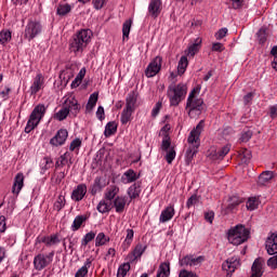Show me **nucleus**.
Segmentation results:
<instances>
[{
    "label": "nucleus",
    "instance_id": "f257e3e1",
    "mask_svg": "<svg viewBox=\"0 0 277 277\" xmlns=\"http://www.w3.org/2000/svg\"><path fill=\"white\" fill-rule=\"evenodd\" d=\"M92 38V30L82 29L74 35L72 39L69 43V51L71 53H83L84 49L90 44V40Z\"/></svg>",
    "mask_w": 277,
    "mask_h": 277
},
{
    "label": "nucleus",
    "instance_id": "f03ea898",
    "mask_svg": "<svg viewBox=\"0 0 277 277\" xmlns=\"http://www.w3.org/2000/svg\"><path fill=\"white\" fill-rule=\"evenodd\" d=\"M167 96L171 107H179L181 102L187 96V85L184 83L170 84L168 87Z\"/></svg>",
    "mask_w": 277,
    "mask_h": 277
},
{
    "label": "nucleus",
    "instance_id": "7ed1b4c3",
    "mask_svg": "<svg viewBox=\"0 0 277 277\" xmlns=\"http://www.w3.org/2000/svg\"><path fill=\"white\" fill-rule=\"evenodd\" d=\"M227 239L233 246H241V243H246L247 239H250V229L243 225H236L228 230Z\"/></svg>",
    "mask_w": 277,
    "mask_h": 277
},
{
    "label": "nucleus",
    "instance_id": "20e7f679",
    "mask_svg": "<svg viewBox=\"0 0 277 277\" xmlns=\"http://www.w3.org/2000/svg\"><path fill=\"white\" fill-rule=\"evenodd\" d=\"M44 114H47V107L44 104L37 105L29 116L28 122L25 127V133H31V131L40 124V120L44 118Z\"/></svg>",
    "mask_w": 277,
    "mask_h": 277
},
{
    "label": "nucleus",
    "instance_id": "39448f33",
    "mask_svg": "<svg viewBox=\"0 0 277 277\" xmlns=\"http://www.w3.org/2000/svg\"><path fill=\"white\" fill-rule=\"evenodd\" d=\"M197 94H200V84L195 87L188 95L186 102V110H188V116H192V111H202L205 101L202 98H198Z\"/></svg>",
    "mask_w": 277,
    "mask_h": 277
},
{
    "label": "nucleus",
    "instance_id": "423d86ee",
    "mask_svg": "<svg viewBox=\"0 0 277 277\" xmlns=\"http://www.w3.org/2000/svg\"><path fill=\"white\" fill-rule=\"evenodd\" d=\"M42 34V24L38 21L30 19L26 25L24 36L27 40L31 41L36 36H40Z\"/></svg>",
    "mask_w": 277,
    "mask_h": 277
},
{
    "label": "nucleus",
    "instance_id": "0eeeda50",
    "mask_svg": "<svg viewBox=\"0 0 277 277\" xmlns=\"http://www.w3.org/2000/svg\"><path fill=\"white\" fill-rule=\"evenodd\" d=\"M53 256H55L54 251L50 252L48 255L40 253L37 256H35L34 259L35 269H37V272H42L44 267H48V265H51V263H53Z\"/></svg>",
    "mask_w": 277,
    "mask_h": 277
},
{
    "label": "nucleus",
    "instance_id": "6e6552de",
    "mask_svg": "<svg viewBox=\"0 0 277 277\" xmlns=\"http://www.w3.org/2000/svg\"><path fill=\"white\" fill-rule=\"evenodd\" d=\"M202 129H205V121H200L195 129H193L188 135L187 142L188 144H194V146L198 148L200 146V134L202 133Z\"/></svg>",
    "mask_w": 277,
    "mask_h": 277
},
{
    "label": "nucleus",
    "instance_id": "1a4fd4ad",
    "mask_svg": "<svg viewBox=\"0 0 277 277\" xmlns=\"http://www.w3.org/2000/svg\"><path fill=\"white\" fill-rule=\"evenodd\" d=\"M227 153H230V145H225L224 147H222L219 150L215 147H211L210 148V161H212V163H220V161H222V159H224V156Z\"/></svg>",
    "mask_w": 277,
    "mask_h": 277
},
{
    "label": "nucleus",
    "instance_id": "9d476101",
    "mask_svg": "<svg viewBox=\"0 0 277 277\" xmlns=\"http://www.w3.org/2000/svg\"><path fill=\"white\" fill-rule=\"evenodd\" d=\"M161 62H163V58L156 56L145 69L146 77H155L161 70Z\"/></svg>",
    "mask_w": 277,
    "mask_h": 277
},
{
    "label": "nucleus",
    "instance_id": "9b49d317",
    "mask_svg": "<svg viewBox=\"0 0 277 277\" xmlns=\"http://www.w3.org/2000/svg\"><path fill=\"white\" fill-rule=\"evenodd\" d=\"M66 140H68V130L61 129L57 131L55 136L50 140V144L52 146H64V144H66Z\"/></svg>",
    "mask_w": 277,
    "mask_h": 277
},
{
    "label": "nucleus",
    "instance_id": "f8f14e48",
    "mask_svg": "<svg viewBox=\"0 0 277 277\" xmlns=\"http://www.w3.org/2000/svg\"><path fill=\"white\" fill-rule=\"evenodd\" d=\"M240 262L238 256L228 258L222 265L224 272L227 274H233L237 267H239Z\"/></svg>",
    "mask_w": 277,
    "mask_h": 277
},
{
    "label": "nucleus",
    "instance_id": "ddd939ff",
    "mask_svg": "<svg viewBox=\"0 0 277 277\" xmlns=\"http://www.w3.org/2000/svg\"><path fill=\"white\" fill-rule=\"evenodd\" d=\"M85 194H88V186L85 184H79L71 193V200L81 202V199L85 198Z\"/></svg>",
    "mask_w": 277,
    "mask_h": 277
},
{
    "label": "nucleus",
    "instance_id": "4468645a",
    "mask_svg": "<svg viewBox=\"0 0 277 277\" xmlns=\"http://www.w3.org/2000/svg\"><path fill=\"white\" fill-rule=\"evenodd\" d=\"M162 2L161 0H151L148 5V13L151 18H158L161 14Z\"/></svg>",
    "mask_w": 277,
    "mask_h": 277
},
{
    "label": "nucleus",
    "instance_id": "2eb2a0df",
    "mask_svg": "<svg viewBox=\"0 0 277 277\" xmlns=\"http://www.w3.org/2000/svg\"><path fill=\"white\" fill-rule=\"evenodd\" d=\"M267 254H277V233L272 234L265 242Z\"/></svg>",
    "mask_w": 277,
    "mask_h": 277
},
{
    "label": "nucleus",
    "instance_id": "dca6fc26",
    "mask_svg": "<svg viewBox=\"0 0 277 277\" xmlns=\"http://www.w3.org/2000/svg\"><path fill=\"white\" fill-rule=\"evenodd\" d=\"M146 252V246L142 243H137L134 248V250L128 254L127 259L130 263H133L134 261H137Z\"/></svg>",
    "mask_w": 277,
    "mask_h": 277
},
{
    "label": "nucleus",
    "instance_id": "f3484780",
    "mask_svg": "<svg viewBox=\"0 0 277 277\" xmlns=\"http://www.w3.org/2000/svg\"><path fill=\"white\" fill-rule=\"evenodd\" d=\"M140 194H142V183L140 182L134 183L128 189V196L131 200H135V198H140Z\"/></svg>",
    "mask_w": 277,
    "mask_h": 277
},
{
    "label": "nucleus",
    "instance_id": "a211bd4d",
    "mask_svg": "<svg viewBox=\"0 0 277 277\" xmlns=\"http://www.w3.org/2000/svg\"><path fill=\"white\" fill-rule=\"evenodd\" d=\"M25 183V175L23 173H17L14 179V184L12 192L13 194H21V189H23V185Z\"/></svg>",
    "mask_w": 277,
    "mask_h": 277
},
{
    "label": "nucleus",
    "instance_id": "6ab92c4d",
    "mask_svg": "<svg viewBox=\"0 0 277 277\" xmlns=\"http://www.w3.org/2000/svg\"><path fill=\"white\" fill-rule=\"evenodd\" d=\"M43 83H44V77L42 76V74H38L35 77L32 85L30 87L31 94H38Z\"/></svg>",
    "mask_w": 277,
    "mask_h": 277
},
{
    "label": "nucleus",
    "instance_id": "aec40b11",
    "mask_svg": "<svg viewBox=\"0 0 277 277\" xmlns=\"http://www.w3.org/2000/svg\"><path fill=\"white\" fill-rule=\"evenodd\" d=\"M135 103H137V93L132 91L128 94L126 98V109H131L135 111Z\"/></svg>",
    "mask_w": 277,
    "mask_h": 277
},
{
    "label": "nucleus",
    "instance_id": "412c9836",
    "mask_svg": "<svg viewBox=\"0 0 277 277\" xmlns=\"http://www.w3.org/2000/svg\"><path fill=\"white\" fill-rule=\"evenodd\" d=\"M174 217V207H167L160 214V222L166 224V222H170Z\"/></svg>",
    "mask_w": 277,
    "mask_h": 277
},
{
    "label": "nucleus",
    "instance_id": "4be33fe9",
    "mask_svg": "<svg viewBox=\"0 0 277 277\" xmlns=\"http://www.w3.org/2000/svg\"><path fill=\"white\" fill-rule=\"evenodd\" d=\"M241 198L239 196H232L228 199V205L225 209V213H233L235 211V207H239L241 205Z\"/></svg>",
    "mask_w": 277,
    "mask_h": 277
},
{
    "label": "nucleus",
    "instance_id": "5701e85b",
    "mask_svg": "<svg viewBox=\"0 0 277 277\" xmlns=\"http://www.w3.org/2000/svg\"><path fill=\"white\" fill-rule=\"evenodd\" d=\"M67 109H69V114H72V116L76 118L81 107L79 106V102L75 97H72L68 101Z\"/></svg>",
    "mask_w": 277,
    "mask_h": 277
},
{
    "label": "nucleus",
    "instance_id": "b1692460",
    "mask_svg": "<svg viewBox=\"0 0 277 277\" xmlns=\"http://www.w3.org/2000/svg\"><path fill=\"white\" fill-rule=\"evenodd\" d=\"M105 184H103V179L101 176L95 177L93 185L91 186V194L92 196H96L98 192L103 190Z\"/></svg>",
    "mask_w": 277,
    "mask_h": 277
},
{
    "label": "nucleus",
    "instance_id": "393cba45",
    "mask_svg": "<svg viewBox=\"0 0 277 277\" xmlns=\"http://www.w3.org/2000/svg\"><path fill=\"white\" fill-rule=\"evenodd\" d=\"M170 276V262H163L159 265L156 277H169Z\"/></svg>",
    "mask_w": 277,
    "mask_h": 277
},
{
    "label": "nucleus",
    "instance_id": "a878e982",
    "mask_svg": "<svg viewBox=\"0 0 277 277\" xmlns=\"http://www.w3.org/2000/svg\"><path fill=\"white\" fill-rule=\"evenodd\" d=\"M259 205H261V199L259 197H249L246 207L248 211H256Z\"/></svg>",
    "mask_w": 277,
    "mask_h": 277
},
{
    "label": "nucleus",
    "instance_id": "bb28decb",
    "mask_svg": "<svg viewBox=\"0 0 277 277\" xmlns=\"http://www.w3.org/2000/svg\"><path fill=\"white\" fill-rule=\"evenodd\" d=\"M72 12V6L68 3L58 4L56 8V14L58 16H66Z\"/></svg>",
    "mask_w": 277,
    "mask_h": 277
},
{
    "label": "nucleus",
    "instance_id": "cd10ccee",
    "mask_svg": "<svg viewBox=\"0 0 277 277\" xmlns=\"http://www.w3.org/2000/svg\"><path fill=\"white\" fill-rule=\"evenodd\" d=\"M114 207L116 209V213H122V211H124V207H127V199L124 197H117L114 200Z\"/></svg>",
    "mask_w": 277,
    "mask_h": 277
},
{
    "label": "nucleus",
    "instance_id": "c85d7f7f",
    "mask_svg": "<svg viewBox=\"0 0 277 277\" xmlns=\"http://www.w3.org/2000/svg\"><path fill=\"white\" fill-rule=\"evenodd\" d=\"M116 131H118V124L115 121H109L105 127L104 135L105 137H111Z\"/></svg>",
    "mask_w": 277,
    "mask_h": 277
},
{
    "label": "nucleus",
    "instance_id": "c756f323",
    "mask_svg": "<svg viewBox=\"0 0 277 277\" xmlns=\"http://www.w3.org/2000/svg\"><path fill=\"white\" fill-rule=\"evenodd\" d=\"M96 103H98V93L94 92L90 95L89 101L87 103V106H85L87 111H92V109L96 107Z\"/></svg>",
    "mask_w": 277,
    "mask_h": 277
},
{
    "label": "nucleus",
    "instance_id": "7c9ffc66",
    "mask_svg": "<svg viewBox=\"0 0 277 277\" xmlns=\"http://www.w3.org/2000/svg\"><path fill=\"white\" fill-rule=\"evenodd\" d=\"M41 243H45V246H55L60 243V237L57 235L44 236L39 240Z\"/></svg>",
    "mask_w": 277,
    "mask_h": 277
},
{
    "label": "nucleus",
    "instance_id": "2f4dec72",
    "mask_svg": "<svg viewBox=\"0 0 277 277\" xmlns=\"http://www.w3.org/2000/svg\"><path fill=\"white\" fill-rule=\"evenodd\" d=\"M92 266V260L87 259L84 265L77 271L75 277H85L88 276V269Z\"/></svg>",
    "mask_w": 277,
    "mask_h": 277
},
{
    "label": "nucleus",
    "instance_id": "473e14b6",
    "mask_svg": "<svg viewBox=\"0 0 277 277\" xmlns=\"http://www.w3.org/2000/svg\"><path fill=\"white\" fill-rule=\"evenodd\" d=\"M275 174L273 171H264L259 176V183L260 185H265V183H269L272 179H274Z\"/></svg>",
    "mask_w": 277,
    "mask_h": 277
},
{
    "label": "nucleus",
    "instance_id": "72a5a7b5",
    "mask_svg": "<svg viewBox=\"0 0 277 277\" xmlns=\"http://www.w3.org/2000/svg\"><path fill=\"white\" fill-rule=\"evenodd\" d=\"M88 221V215H77L71 225V230H79L83 222Z\"/></svg>",
    "mask_w": 277,
    "mask_h": 277
},
{
    "label": "nucleus",
    "instance_id": "f704fd0d",
    "mask_svg": "<svg viewBox=\"0 0 277 277\" xmlns=\"http://www.w3.org/2000/svg\"><path fill=\"white\" fill-rule=\"evenodd\" d=\"M189 62L187 61V56H182L179 61L177 72L179 75H185V70H187Z\"/></svg>",
    "mask_w": 277,
    "mask_h": 277
},
{
    "label": "nucleus",
    "instance_id": "c9c22d12",
    "mask_svg": "<svg viewBox=\"0 0 277 277\" xmlns=\"http://www.w3.org/2000/svg\"><path fill=\"white\" fill-rule=\"evenodd\" d=\"M83 77H85V68L80 69L79 74L76 76L74 81L71 82V88H79L81 85V81H83Z\"/></svg>",
    "mask_w": 277,
    "mask_h": 277
},
{
    "label": "nucleus",
    "instance_id": "e433bc0d",
    "mask_svg": "<svg viewBox=\"0 0 277 277\" xmlns=\"http://www.w3.org/2000/svg\"><path fill=\"white\" fill-rule=\"evenodd\" d=\"M133 111L135 110H131L129 108H124L121 113V123L122 124H128L129 122H131V116H133Z\"/></svg>",
    "mask_w": 277,
    "mask_h": 277
},
{
    "label": "nucleus",
    "instance_id": "4c0bfd02",
    "mask_svg": "<svg viewBox=\"0 0 277 277\" xmlns=\"http://www.w3.org/2000/svg\"><path fill=\"white\" fill-rule=\"evenodd\" d=\"M109 242V237L105 235V233L97 234L95 238V247L101 248V246H105V243Z\"/></svg>",
    "mask_w": 277,
    "mask_h": 277
},
{
    "label": "nucleus",
    "instance_id": "58836bf2",
    "mask_svg": "<svg viewBox=\"0 0 277 277\" xmlns=\"http://www.w3.org/2000/svg\"><path fill=\"white\" fill-rule=\"evenodd\" d=\"M131 269V262L123 263L119 266L117 272V277L127 276L128 272Z\"/></svg>",
    "mask_w": 277,
    "mask_h": 277
},
{
    "label": "nucleus",
    "instance_id": "ea45409f",
    "mask_svg": "<svg viewBox=\"0 0 277 277\" xmlns=\"http://www.w3.org/2000/svg\"><path fill=\"white\" fill-rule=\"evenodd\" d=\"M198 153V147L189 146L186 150L185 157H186V163L190 164L192 160L194 159V155Z\"/></svg>",
    "mask_w": 277,
    "mask_h": 277
},
{
    "label": "nucleus",
    "instance_id": "a19ab883",
    "mask_svg": "<svg viewBox=\"0 0 277 277\" xmlns=\"http://www.w3.org/2000/svg\"><path fill=\"white\" fill-rule=\"evenodd\" d=\"M97 211L100 213H109L111 211V203H108L105 200L100 201L97 205Z\"/></svg>",
    "mask_w": 277,
    "mask_h": 277
},
{
    "label": "nucleus",
    "instance_id": "79ce46f5",
    "mask_svg": "<svg viewBox=\"0 0 277 277\" xmlns=\"http://www.w3.org/2000/svg\"><path fill=\"white\" fill-rule=\"evenodd\" d=\"M12 40V32L10 30L0 31V44H8Z\"/></svg>",
    "mask_w": 277,
    "mask_h": 277
},
{
    "label": "nucleus",
    "instance_id": "37998d69",
    "mask_svg": "<svg viewBox=\"0 0 277 277\" xmlns=\"http://www.w3.org/2000/svg\"><path fill=\"white\" fill-rule=\"evenodd\" d=\"M68 114H70V109H68V107H64L54 115V118L62 122V120H66V118H68Z\"/></svg>",
    "mask_w": 277,
    "mask_h": 277
},
{
    "label": "nucleus",
    "instance_id": "c03bdc74",
    "mask_svg": "<svg viewBox=\"0 0 277 277\" xmlns=\"http://www.w3.org/2000/svg\"><path fill=\"white\" fill-rule=\"evenodd\" d=\"M53 168V159L51 157H44L43 158V163H41V172L44 174L47 170H51Z\"/></svg>",
    "mask_w": 277,
    "mask_h": 277
},
{
    "label": "nucleus",
    "instance_id": "a18cd8bd",
    "mask_svg": "<svg viewBox=\"0 0 277 277\" xmlns=\"http://www.w3.org/2000/svg\"><path fill=\"white\" fill-rule=\"evenodd\" d=\"M118 187L116 186H111L110 188L107 189L106 194H105V198L106 200H114L116 198V196H118Z\"/></svg>",
    "mask_w": 277,
    "mask_h": 277
},
{
    "label": "nucleus",
    "instance_id": "49530a36",
    "mask_svg": "<svg viewBox=\"0 0 277 277\" xmlns=\"http://www.w3.org/2000/svg\"><path fill=\"white\" fill-rule=\"evenodd\" d=\"M124 176L127 179V183H135L140 176L135 173L133 169H129L126 173Z\"/></svg>",
    "mask_w": 277,
    "mask_h": 277
},
{
    "label": "nucleus",
    "instance_id": "de8ad7c7",
    "mask_svg": "<svg viewBox=\"0 0 277 277\" xmlns=\"http://www.w3.org/2000/svg\"><path fill=\"white\" fill-rule=\"evenodd\" d=\"M200 42H202V40L201 39H197L196 43H193L188 48V55H190V57H194V55H196V53L198 51H200Z\"/></svg>",
    "mask_w": 277,
    "mask_h": 277
},
{
    "label": "nucleus",
    "instance_id": "09e8293b",
    "mask_svg": "<svg viewBox=\"0 0 277 277\" xmlns=\"http://www.w3.org/2000/svg\"><path fill=\"white\" fill-rule=\"evenodd\" d=\"M96 237V233L94 232H89L88 234L84 235V237L81 240V246L85 248L90 241H94V238Z\"/></svg>",
    "mask_w": 277,
    "mask_h": 277
},
{
    "label": "nucleus",
    "instance_id": "8fccbe9b",
    "mask_svg": "<svg viewBox=\"0 0 277 277\" xmlns=\"http://www.w3.org/2000/svg\"><path fill=\"white\" fill-rule=\"evenodd\" d=\"M170 146H172V141L170 138V135L166 134L162 138L161 150L168 153V150H170L171 148Z\"/></svg>",
    "mask_w": 277,
    "mask_h": 277
},
{
    "label": "nucleus",
    "instance_id": "3c124183",
    "mask_svg": "<svg viewBox=\"0 0 277 277\" xmlns=\"http://www.w3.org/2000/svg\"><path fill=\"white\" fill-rule=\"evenodd\" d=\"M68 163V153L63 154L55 162V168H64Z\"/></svg>",
    "mask_w": 277,
    "mask_h": 277
},
{
    "label": "nucleus",
    "instance_id": "603ef678",
    "mask_svg": "<svg viewBox=\"0 0 277 277\" xmlns=\"http://www.w3.org/2000/svg\"><path fill=\"white\" fill-rule=\"evenodd\" d=\"M164 159L167 163L171 164L174 159H176V150L174 147H171L169 150H167V155L164 156Z\"/></svg>",
    "mask_w": 277,
    "mask_h": 277
},
{
    "label": "nucleus",
    "instance_id": "864d4df0",
    "mask_svg": "<svg viewBox=\"0 0 277 277\" xmlns=\"http://www.w3.org/2000/svg\"><path fill=\"white\" fill-rule=\"evenodd\" d=\"M131 25H133V21L128 19L123 23L122 34L123 38H129V34H131Z\"/></svg>",
    "mask_w": 277,
    "mask_h": 277
},
{
    "label": "nucleus",
    "instance_id": "5fc2aeb1",
    "mask_svg": "<svg viewBox=\"0 0 277 277\" xmlns=\"http://www.w3.org/2000/svg\"><path fill=\"white\" fill-rule=\"evenodd\" d=\"M180 266L181 267H193V264H192V254H188L182 259H180Z\"/></svg>",
    "mask_w": 277,
    "mask_h": 277
},
{
    "label": "nucleus",
    "instance_id": "6e6d98bb",
    "mask_svg": "<svg viewBox=\"0 0 277 277\" xmlns=\"http://www.w3.org/2000/svg\"><path fill=\"white\" fill-rule=\"evenodd\" d=\"M252 131L251 130H245L242 133H241V136H240V142H250V140H252Z\"/></svg>",
    "mask_w": 277,
    "mask_h": 277
},
{
    "label": "nucleus",
    "instance_id": "4d7b16f0",
    "mask_svg": "<svg viewBox=\"0 0 277 277\" xmlns=\"http://www.w3.org/2000/svg\"><path fill=\"white\" fill-rule=\"evenodd\" d=\"M241 161L242 163H249L250 159H252V151L248 150V149H243L241 153Z\"/></svg>",
    "mask_w": 277,
    "mask_h": 277
},
{
    "label": "nucleus",
    "instance_id": "13d9d810",
    "mask_svg": "<svg viewBox=\"0 0 277 277\" xmlns=\"http://www.w3.org/2000/svg\"><path fill=\"white\" fill-rule=\"evenodd\" d=\"M196 205H198V195H192L186 202V207L187 209H192Z\"/></svg>",
    "mask_w": 277,
    "mask_h": 277
},
{
    "label": "nucleus",
    "instance_id": "bf43d9fd",
    "mask_svg": "<svg viewBox=\"0 0 277 277\" xmlns=\"http://www.w3.org/2000/svg\"><path fill=\"white\" fill-rule=\"evenodd\" d=\"M258 40L260 44H265V42L267 41V34L265 32V29H260L258 31Z\"/></svg>",
    "mask_w": 277,
    "mask_h": 277
},
{
    "label": "nucleus",
    "instance_id": "052dcab7",
    "mask_svg": "<svg viewBox=\"0 0 277 277\" xmlns=\"http://www.w3.org/2000/svg\"><path fill=\"white\" fill-rule=\"evenodd\" d=\"M226 34H228V28H221L215 32L216 40H222L226 38Z\"/></svg>",
    "mask_w": 277,
    "mask_h": 277
},
{
    "label": "nucleus",
    "instance_id": "680f3d73",
    "mask_svg": "<svg viewBox=\"0 0 277 277\" xmlns=\"http://www.w3.org/2000/svg\"><path fill=\"white\" fill-rule=\"evenodd\" d=\"M190 261H192L193 267H196V265H200L201 263H203L205 256L199 255V256L195 258L194 254H192Z\"/></svg>",
    "mask_w": 277,
    "mask_h": 277
},
{
    "label": "nucleus",
    "instance_id": "e2e57ef3",
    "mask_svg": "<svg viewBox=\"0 0 277 277\" xmlns=\"http://www.w3.org/2000/svg\"><path fill=\"white\" fill-rule=\"evenodd\" d=\"M224 44L220 43V42H214L212 43V51H214L215 53H222V51H224Z\"/></svg>",
    "mask_w": 277,
    "mask_h": 277
},
{
    "label": "nucleus",
    "instance_id": "0e129e2a",
    "mask_svg": "<svg viewBox=\"0 0 277 277\" xmlns=\"http://www.w3.org/2000/svg\"><path fill=\"white\" fill-rule=\"evenodd\" d=\"M92 5L95 10H103L105 5V0H92Z\"/></svg>",
    "mask_w": 277,
    "mask_h": 277
},
{
    "label": "nucleus",
    "instance_id": "69168bd1",
    "mask_svg": "<svg viewBox=\"0 0 277 277\" xmlns=\"http://www.w3.org/2000/svg\"><path fill=\"white\" fill-rule=\"evenodd\" d=\"M179 277H198V275H196V273H194V272H189L187 269H182L179 274Z\"/></svg>",
    "mask_w": 277,
    "mask_h": 277
},
{
    "label": "nucleus",
    "instance_id": "338daca9",
    "mask_svg": "<svg viewBox=\"0 0 277 277\" xmlns=\"http://www.w3.org/2000/svg\"><path fill=\"white\" fill-rule=\"evenodd\" d=\"M81 147V138H75L69 146V150L74 151L76 148Z\"/></svg>",
    "mask_w": 277,
    "mask_h": 277
},
{
    "label": "nucleus",
    "instance_id": "774afa93",
    "mask_svg": "<svg viewBox=\"0 0 277 277\" xmlns=\"http://www.w3.org/2000/svg\"><path fill=\"white\" fill-rule=\"evenodd\" d=\"M268 267H272V269H276L277 267V255L272 256L267 260Z\"/></svg>",
    "mask_w": 277,
    "mask_h": 277
}]
</instances>
